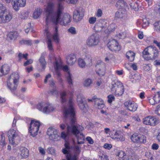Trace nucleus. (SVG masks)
Returning a JSON list of instances; mask_svg holds the SVG:
<instances>
[{
	"instance_id": "f257e3e1",
	"label": "nucleus",
	"mask_w": 160,
	"mask_h": 160,
	"mask_svg": "<svg viewBox=\"0 0 160 160\" xmlns=\"http://www.w3.org/2000/svg\"><path fill=\"white\" fill-rule=\"evenodd\" d=\"M74 103L72 99L68 101V106L65 107L63 115L66 121L68 120L70 123H67V132L68 133H72L76 137L78 144H83L84 142V136L80 131L83 130V128L79 125H76L75 113L73 107Z\"/></svg>"
},
{
	"instance_id": "f03ea898",
	"label": "nucleus",
	"mask_w": 160,
	"mask_h": 160,
	"mask_svg": "<svg viewBox=\"0 0 160 160\" xmlns=\"http://www.w3.org/2000/svg\"><path fill=\"white\" fill-rule=\"evenodd\" d=\"M63 9L62 6L59 3L57 10L52 14L51 18V22L56 24L60 23L66 26L71 22L70 16L68 14H63Z\"/></svg>"
},
{
	"instance_id": "7ed1b4c3",
	"label": "nucleus",
	"mask_w": 160,
	"mask_h": 160,
	"mask_svg": "<svg viewBox=\"0 0 160 160\" xmlns=\"http://www.w3.org/2000/svg\"><path fill=\"white\" fill-rule=\"evenodd\" d=\"M73 143V145L71 147L68 143H66L65 144V148L62 150V152L65 155L66 160H78L81 152V147L75 144L74 140ZM62 160H66L62 159Z\"/></svg>"
},
{
	"instance_id": "20e7f679",
	"label": "nucleus",
	"mask_w": 160,
	"mask_h": 160,
	"mask_svg": "<svg viewBox=\"0 0 160 160\" xmlns=\"http://www.w3.org/2000/svg\"><path fill=\"white\" fill-rule=\"evenodd\" d=\"M93 28L95 33L88 38L86 42V45L90 48L96 46L100 42V27L98 24H96Z\"/></svg>"
},
{
	"instance_id": "39448f33",
	"label": "nucleus",
	"mask_w": 160,
	"mask_h": 160,
	"mask_svg": "<svg viewBox=\"0 0 160 160\" xmlns=\"http://www.w3.org/2000/svg\"><path fill=\"white\" fill-rule=\"evenodd\" d=\"M143 57L146 60H154L158 55V51L155 47L150 46L146 48L142 52Z\"/></svg>"
},
{
	"instance_id": "423d86ee",
	"label": "nucleus",
	"mask_w": 160,
	"mask_h": 160,
	"mask_svg": "<svg viewBox=\"0 0 160 160\" xmlns=\"http://www.w3.org/2000/svg\"><path fill=\"white\" fill-rule=\"evenodd\" d=\"M19 75L16 73H12L10 76L7 81V86L11 91L15 90L18 85Z\"/></svg>"
},
{
	"instance_id": "0eeeda50",
	"label": "nucleus",
	"mask_w": 160,
	"mask_h": 160,
	"mask_svg": "<svg viewBox=\"0 0 160 160\" xmlns=\"http://www.w3.org/2000/svg\"><path fill=\"white\" fill-rule=\"evenodd\" d=\"M10 143L16 146L19 142L20 140V136L17 132L14 129H10L8 132Z\"/></svg>"
},
{
	"instance_id": "6e6552de",
	"label": "nucleus",
	"mask_w": 160,
	"mask_h": 160,
	"mask_svg": "<svg viewBox=\"0 0 160 160\" xmlns=\"http://www.w3.org/2000/svg\"><path fill=\"white\" fill-rule=\"evenodd\" d=\"M40 122L36 120H32L29 127L28 131L30 135L34 137L38 134L40 126Z\"/></svg>"
},
{
	"instance_id": "1a4fd4ad",
	"label": "nucleus",
	"mask_w": 160,
	"mask_h": 160,
	"mask_svg": "<svg viewBox=\"0 0 160 160\" xmlns=\"http://www.w3.org/2000/svg\"><path fill=\"white\" fill-rule=\"evenodd\" d=\"M124 92V87L122 84L118 82H113L112 83L111 92L116 96H121Z\"/></svg>"
},
{
	"instance_id": "9d476101",
	"label": "nucleus",
	"mask_w": 160,
	"mask_h": 160,
	"mask_svg": "<svg viewBox=\"0 0 160 160\" xmlns=\"http://www.w3.org/2000/svg\"><path fill=\"white\" fill-rule=\"evenodd\" d=\"M37 108L40 111L46 114L52 112L55 109L53 105L49 103H40L37 106Z\"/></svg>"
},
{
	"instance_id": "9b49d317",
	"label": "nucleus",
	"mask_w": 160,
	"mask_h": 160,
	"mask_svg": "<svg viewBox=\"0 0 160 160\" xmlns=\"http://www.w3.org/2000/svg\"><path fill=\"white\" fill-rule=\"evenodd\" d=\"M130 139L133 143L141 144L146 142V138L144 135L138 133H134L130 137Z\"/></svg>"
},
{
	"instance_id": "f8f14e48",
	"label": "nucleus",
	"mask_w": 160,
	"mask_h": 160,
	"mask_svg": "<svg viewBox=\"0 0 160 160\" xmlns=\"http://www.w3.org/2000/svg\"><path fill=\"white\" fill-rule=\"evenodd\" d=\"M54 67L56 74L58 76H60L61 75L59 71L60 69H62L64 71L67 72V73L68 72H69L67 66H62V62L60 59L56 61Z\"/></svg>"
},
{
	"instance_id": "ddd939ff",
	"label": "nucleus",
	"mask_w": 160,
	"mask_h": 160,
	"mask_svg": "<svg viewBox=\"0 0 160 160\" xmlns=\"http://www.w3.org/2000/svg\"><path fill=\"white\" fill-rule=\"evenodd\" d=\"M109 49L112 52H116L119 51L120 49V46L118 41L114 39L110 40L107 44Z\"/></svg>"
},
{
	"instance_id": "4468645a",
	"label": "nucleus",
	"mask_w": 160,
	"mask_h": 160,
	"mask_svg": "<svg viewBox=\"0 0 160 160\" xmlns=\"http://www.w3.org/2000/svg\"><path fill=\"white\" fill-rule=\"evenodd\" d=\"M54 8V4L52 3H49L46 9L47 13L46 18V22L47 23L51 22V18L52 17V14L57 9L53 12Z\"/></svg>"
},
{
	"instance_id": "2eb2a0df",
	"label": "nucleus",
	"mask_w": 160,
	"mask_h": 160,
	"mask_svg": "<svg viewBox=\"0 0 160 160\" xmlns=\"http://www.w3.org/2000/svg\"><path fill=\"white\" fill-rule=\"evenodd\" d=\"M47 134L51 140L57 141L59 137L58 131L52 128H49L47 131Z\"/></svg>"
},
{
	"instance_id": "dca6fc26",
	"label": "nucleus",
	"mask_w": 160,
	"mask_h": 160,
	"mask_svg": "<svg viewBox=\"0 0 160 160\" xmlns=\"http://www.w3.org/2000/svg\"><path fill=\"white\" fill-rule=\"evenodd\" d=\"M11 15L7 11L0 14V24H5L9 22L12 19Z\"/></svg>"
},
{
	"instance_id": "f3484780",
	"label": "nucleus",
	"mask_w": 160,
	"mask_h": 160,
	"mask_svg": "<svg viewBox=\"0 0 160 160\" xmlns=\"http://www.w3.org/2000/svg\"><path fill=\"white\" fill-rule=\"evenodd\" d=\"M84 10L80 8L75 10L74 12L73 19L76 22L81 21L84 16Z\"/></svg>"
},
{
	"instance_id": "a211bd4d",
	"label": "nucleus",
	"mask_w": 160,
	"mask_h": 160,
	"mask_svg": "<svg viewBox=\"0 0 160 160\" xmlns=\"http://www.w3.org/2000/svg\"><path fill=\"white\" fill-rule=\"evenodd\" d=\"M26 4V0H12V5L14 9L18 11L20 7H23Z\"/></svg>"
},
{
	"instance_id": "6ab92c4d",
	"label": "nucleus",
	"mask_w": 160,
	"mask_h": 160,
	"mask_svg": "<svg viewBox=\"0 0 160 160\" xmlns=\"http://www.w3.org/2000/svg\"><path fill=\"white\" fill-rule=\"evenodd\" d=\"M124 104L126 108L131 112L136 111L138 108V106L136 103L131 101L125 102Z\"/></svg>"
},
{
	"instance_id": "aec40b11",
	"label": "nucleus",
	"mask_w": 160,
	"mask_h": 160,
	"mask_svg": "<svg viewBox=\"0 0 160 160\" xmlns=\"http://www.w3.org/2000/svg\"><path fill=\"white\" fill-rule=\"evenodd\" d=\"M144 124L152 126H155L157 123L156 118L151 116L146 117L143 119Z\"/></svg>"
},
{
	"instance_id": "412c9836",
	"label": "nucleus",
	"mask_w": 160,
	"mask_h": 160,
	"mask_svg": "<svg viewBox=\"0 0 160 160\" xmlns=\"http://www.w3.org/2000/svg\"><path fill=\"white\" fill-rule=\"evenodd\" d=\"M29 155V150L26 148L22 147L20 149L18 156L21 159H25L28 158Z\"/></svg>"
},
{
	"instance_id": "4be33fe9",
	"label": "nucleus",
	"mask_w": 160,
	"mask_h": 160,
	"mask_svg": "<svg viewBox=\"0 0 160 160\" xmlns=\"http://www.w3.org/2000/svg\"><path fill=\"white\" fill-rule=\"evenodd\" d=\"M45 33L46 34L48 39L47 42L48 48L49 50L51 52H52L53 51V48L52 47L51 34L48 30H46L45 31Z\"/></svg>"
},
{
	"instance_id": "5701e85b",
	"label": "nucleus",
	"mask_w": 160,
	"mask_h": 160,
	"mask_svg": "<svg viewBox=\"0 0 160 160\" xmlns=\"http://www.w3.org/2000/svg\"><path fill=\"white\" fill-rule=\"evenodd\" d=\"M111 137L113 139H118L119 141H124L125 139L124 137L121 136L119 132L116 130H113L111 132Z\"/></svg>"
},
{
	"instance_id": "b1692460",
	"label": "nucleus",
	"mask_w": 160,
	"mask_h": 160,
	"mask_svg": "<svg viewBox=\"0 0 160 160\" xmlns=\"http://www.w3.org/2000/svg\"><path fill=\"white\" fill-rule=\"evenodd\" d=\"M87 100L88 102H94V107L95 108H99L100 99L99 98H97L96 96H93L91 99L88 98Z\"/></svg>"
},
{
	"instance_id": "393cba45",
	"label": "nucleus",
	"mask_w": 160,
	"mask_h": 160,
	"mask_svg": "<svg viewBox=\"0 0 160 160\" xmlns=\"http://www.w3.org/2000/svg\"><path fill=\"white\" fill-rule=\"evenodd\" d=\"M84 59L87 67H90L92 65V59L91 55L89 54H86Z\"/></svg>"
},
{
	"instance_id": "a878e982",
	"label": "nucleus",
	"mask_w": 160,
	"mask_h": 160,
	"mask_svg": "<svg viewBox=\"0 0 160 160\" xmlns=\"http://www.w3.org/2000/svg\"><path fill=\"white\" fill-rule=\"evenodd\" d=\"M49 84L51 87L53 88L52 90L49 91L48 93L53 95H57L58 93V92L56 88L55 82L53 79H52L49 81Z\"/></svg>"
},
{
	"instance_id": "bb28decb",
	"label": "nucleus",
	"mask_w": 160,
	"mask_h": 160,
	"mask_svg": "<svg viewBox=\"0 0 160 160\" xmlns=\"http://www.w3.org/2000/svg\"><path fill=\"white\" fill-rule=\"evenodd\" d=\"M76 60V57L74 54H70L67 58V62L68 65H73L75 63Z\"/></svg>"
},
{
	"instance_id": "cd10ccee",
	"label": "nucleus",
	"mask_w": 160,
	"mask_h": 160,
	"mask_svg": "<svg viewBox=\"0 0 160 160\" xmlns=\"http://www.w3.org/2000/svg\"><path fill=\"white\" fill-rule=\"evenodd\" d=\"M126 15L125 12L122 9H119L115 14V17L118 18H122L125 17Z\"/></svg>"
},
{
	"instance_id": "c85d7f7f",
	"label": "nucleus",
	"mask_w": 160,
	"mask_h": 160,
	"mask_svg": "<svg viewBox=\"0 0 160 160\" xmlns=\"http://www.w3.org/2000/svg\"><path fill=\"white\" fill-rule=\"evenodd\" d=\"M135 54L131 51H129L126 54V58L130 62H132L134 59Z\"/></svg>"
},
{
	"instance_id": "c756f323",
	"label": "nucleus",
	"mask_w": 160,
	"mask_h": 160,
	"mask_svg": "<svg viewBox=\"0 0 160 160\" xmlns=\"http://www.w3.org/2000/svg\"><path fill=\"white\" fill-rule=\"evenodd\" d=\"M108 21L104 19H101V31L104 32L107 28Z\"/></svg>"
},
{
	"instance_id": "7c9ffc66",
	"label": "nucleus",
	"mask_w": 160,
	"mask_h": 160,
	"mask_svg": "<svg viewBox=\"0 0 160 160\" xmlns=\"http://www.w3.org/2000/svg\"><path fill=\"white\" fill-rule=\"evenodd\" d=\"M1 73L3 75L7 74L10 71V67L7 64H5L2 65L1 68Z\"/></svg>"
},
{
	"instance_id": "2f4dec72",
	"label": "nucleus",
	"mask_w": 160,
	"mask_h": 160,
	"mask_svg": "<svg viewBox=\"0 0 160 160\" xmlns=\"http://www.w3.org/2000/svg\"><path fill=\"white\" fill-rule=\"evenodd\" d=\"M66 81L70 87H71L73 84V76L70 72H68L67 75Z\"/></svg>"
},
{
	"instance_id": "473e14b6",
	"label": "nucleus",
	"mask_w": 160,
	"mask_h": 160,
	"mask_svg": "<svg viewBox=\"0 0 160 160\" xmlns=\"http://www.w3.org/2000/svg\"><path fill=\"white\" fill-rule=\"evenodd\" d=\"M58 32V28L57 27H56L54 33L53 34L52 37L54 41L56 43L58 42L59 41V38Z\"/></svg>"
},
{
	"instance_id": "72a5a7b5",
	"label": "nucleus",
	"mask_w": 160,
	"mask_h": 160,
	"mask_svg": "<svg viewBox=\"0 0 160 160\" xmlns=\"http://www.w3.org/2000/svg\"><path fill=\"white\" fill-rule=\"evenodd\" d=\"M117 27L116 25L114 24H111L105 30L104 32L105 33H108L110 32H112L114 31Z\"/></svg>"
},
{
	"instance_id": "f704fd0d",
	"label": "nucleus",
	"mask_w": 160,
	"mask_h": 160,
	"mask_svg": "<svg viewBox=\"0 0 160 160\" xmlns=\"http://www.w3.org/2000/svg\"><path fill=\"white\" fill-rule=\"evenodd\" d=\"M43 54H42L39 60L40 65L42 68V71H43L45 69L46 65V62L45 60L44 56H43Z\"/></svg>"
},
{
	"instance_id": "c9c22d12",
	"label": "nucleus",
	"mask_w": 160,
	"mask_h": 160,
	"mask_svg": "<svg viewBox=\"0 0 160 160\" xmlns=\"http://www.w3.org/2000/svg\"><path fill=\"white\" fill-rule=\"evenodd\" d=\"M78 66L80 68H85L87 66L85 61L83 59L81 58H79L78 60Z\"/></svg>"
},
{
	"instance_id": "e433bc0d",
	"label": "nucleus",
	"mask_w": 160,
	"mask_h": 160,
	"mask_svg": "<svg viewBox=\"0 0 160 160\" xmlns=\"http://www.w3.org/2000/svg\"><path fill=\"white\" fill-rule=\"evenodd\" d=\"M153 28L155 31L160 33V21L155 22L153 24Z\"/></svg>"
},
{
	"instance_id": "4c0bfd02",
	"label": "nucleus",
	"mask_w": 160,
	"mask_h": 160,
	"mask_svg": "<svg viewBox=\"0 0 160 160\" xmlns=\"http://www.w3.org/2000/svg\"><path fill=\"white\" fill-rule=\"evenodd\" d=\"M42 10L40 8H37L33 12V17L35 19L38 18L40 15Z\"/></svg>"
},
{
	"instance_id": "58836bf2",
	"label": "nucleus",
	"mask_w": 160,
	"mask_h": 160,
	"mask_svg": "<svg viewBox=\"0 0 160 160\" xmlns=\"http://www.w3.org/2000/svg\"><path fill=\"white\" fill-rule=\"evenodd\" d=\"M118 156L119 157V160H125L126 154L122 151H120L118 152Z\"/></svg>"
},
{
	"instance_id": "ea45409f",
	"label": "nucleus",
	"mask_w": 160,
	"mask_h": 160,
	"mask_svg": "<svg viewBox=\"0 0 160 160\" xmlns=\"http://www.w3.org/2000/svg\"><path fill=\"white\" fill-rule=\"evenodd\" d=\"M18 36L17 32H11L8 34V37L11 40L15 39Z\"/></svg>"
},
{
	"instance_id": "a19ab883",
	"label": "nucleus",
	"mask_w": 160,
	"mask_h": 160,
	"mask_svg": "<svg viewBox=\"0 0 160 160\" xmlns=\"http://www.w3.org/2000/svg\"><path fill=\"white\" fill-rule=\"evenodd\" d=\"M156 95L153 98H150L149 100L150 103L152 105L157 104L159 101V100L156 97Z\"/></svg>"
},
{
	"instance_id": "79ce46f5",
	"label": "nucleus",
	"mask_w": 160,
	"mask_h": 160,
	"mask_svg": "<svg viewBox=\"0 0 160 160\" xmlns=\"http://www.w3.org/2000/svg\"><path fill=\"white\" fill-rule=\"evenodd\" d=\"M28 16V12L27 11L21 12L19 15V17L22 19H25L27 18Z\"/></svg>"
},
{
	"instance_id": "37998d69",
	"label": "nucleus",
	"mask_w": 160,
	"mask_h": 160,
	"mask_svg": "<svg viewBox=\"0 0 160 160\" xmlns=\"http://www.w3.org/2000/svg\"><path fill=\"white\" fill-rule=\"evenodd\" d=\"M92 83V80L89 78H87L83 82V85L85 87H89Z\"/></svg>"
},
{
	"instance_id": "c03bdc74",
	"label": "nucleus",
	"mask_w": 160,
	"mask_h": 160,
	"mask_svg": "<svg viewBox=\"0 0 160 160\" xmlns=\"http://www.w3.org/2000/svg\"><path fill=\"white\" fill-rule=\"evenodd\" d=\"M126 4L125 2L123 0H118L116 3V6L119 8L124 7Z\"/></svg>"
},
{
	"instance_id": "a18cd8bd",
	"label": "nucleus",
	"mask_w": 160,
	"mask_h": 160,
	"mask_svg": "<svg viewBox=\"0 0 160 160\" xmlns=\"http://www.w3.org/2000/svg\"><path fill=\"white\" fill-rule=\"evenodd\" d=\"M0 144L2 145H6L5 136L2 132L0 133Z\"/></svg>"
},
{
	"instance_id": "49530a36",
	"label": "nucleus",
	"mask_w": 160,
	"mask_h": 160,
	"mask_svg": "<svg viewBox=\"0 0 160 160\" xmlns=\"http://www.w3.org/2000/svg\"><path fill=\"white\" fill-rule=\"evenodd\" d=\"M131 8L135 10H137L138 9V4L137 2L131 3L130 4Z\"/></svg>"
},
{
	"instance_id": "de8ad7c7",
	"label": "nucleus",
	"mask_w": 160,
	"mask_h": 160,
	"mask_svg": "<svg viewBox=\"0 0 160 160\" xmlns=\"http://www.w3.org/2000/svg\"><path fill=\"white\" fill-rule=\"evenodd\" d=\"M47 152L48 153L53 156L56 155V151L55 149L52 147L48 148L47 149Z\"/></svg>"
},
{
	"instance_id": "09e8293b",
	"label": "nucleus",
	"mask_w": 160,
	"mask_h": 160,
	"mask_svg": "<svg viewBox=\"0 0 160 160\" xmlns=\"http://www.w3.org/2000/svg\"><path fill=\"white\" fill-rule=\"evenodd\" d=\"M28 54L26 53L25 54H22L21 53H19L18 55V57L19 58V61L21 62V60L23 58H25V60L28 59L27 56Z\"/></svg>"
},
{
	"instance_id": "8fccbe9b",
	"label": "nucleus",
	"mask_w": 160,
	"mask_h": 160,
	"mask_svg": "<svg viewBox=\"0 0 160 160\" xmlns=\"http://www.w3.org/2000/svg\"><path fill=\"white\" fill-rule=\"evenodd\" d=\"M95 70L96 73L99 75L100 71V62L99 61L97 62L95 66Z\"/></svg>"
},
{
	"instance_id": "3c124183",
	"label": "nucleus",
	"mask_w": 160,
	"mask_h": 160,
	"mask_svg": "<svg viewBox=\"0 0 160 160\" xmlns=\"http://www.w3.org/2000/svg\"><path fill=\"white\" fill-rule=\"evenodd\" d=\"M84 98V97L81 95H78L77 97V102L78 104L83 102V100Z\"/></svg>"
},
{
	"instance_id": "603ef678",
	"label": "nucleus",
	"mask_w": 160,
	"mask_h": 160,
	"mask_svg": "<svg viewBox=\"0 0 160 160\" xmlns=\"http://www.w3.org/2000/svg\"><path fill=\"white\" fill-rule=\"evenodd\" d=\"M66 92L65 91H62L61 92L60 96L61 101L62 102H65L66 100Z\"/></svg>"
},
{
	"instance_id": "864d4df0",
	"label": "nucleus",
	"mask_w": 160,
	"mask_h": 160,
	"mask_svg": "<svg viewBox=\"0 0 160 160\" xmlns=\"http://www.w3.org/2000/svg\"><path fill=\"white\" fill-rule=\"evenodd\" d=\"M78 105L80 109L83 112H86L87 111V108L85 106V104L83 103V102L78 104Z\"/></svg>"
},
{
	"instance_id": "5fc2aeb1",
	"label": "nucleus",
	"mask_w": 160,
	"mask_h": 160,
	"mask_svg": "<svg viewBox=\"0 0 160 160\" xmlns=\"http://www.w3.org/2000/svg\"><path fill=\"white\" fill-rule=\"evenodd\" d=\"M143 22V27H147L149 24V19L146 18H144L142 20Z\"/></svg>"
},
{
	"instance_id": "6e6d98bb",
	"label": "nucleus",
	"mask_w": 160,
	"mask_h": 160,
	"mask_svg": "<svg viewBox=\"0 0 160 160\" xmlns=\"http://www.w3.org/2000/svg\"><path fill=\"white\" fill-rule=\"evenodd\" d=\"M20 43L21 44H26L28 45H31L32 43L31 41L29 40H22L20 41Z\"/></svg>"
},
{
	"instance_id": "4d7b16f0",
	"label": "nucleus",
	"mask_w": 160,
	"mask_h": 160,
	"mask_svg": "<svg viewBox=\"0 0 160 160\" xmlns=\"http://www.w3.org/2000/svg\"><path fill=\"white\" fill-rule=\"evenodd\" d=\"M117 36L119 38H125L126 36V34L125 32H118L116 34Z\"/></svg>"
},
{
	"instance_id": "13d9d810",
	"label": "nucleus",
	"mask_w": 160,
	"mask_h": 160,
	"mask_svg": "<svg viewBox=\"0 0 160 160\" xmlns=\"http://www.w3.org/2000/svg\"><path fill=\"white\" fill-rule=\"evenodd\" d=\"M68 32L72 34H76V29L73 27H71L68 30Z\"/></svg>"
},
{
	"instance_id": "bf43d9fd",
	"label": "nucleus",
	"mask_w": 160,
	"mask_h": 160,
	"mask_svg": "<svg viewBox=\"0 0 160 160\" xmlns=\"http://www.w3.org/2000/svg\"><path fill=\"white\" fill-rule=\"evenodd\" d=\"M154 11L157 14L160 15V3L159 4L156 5L154 9Z\"/></svg>"
},
{
	"instance_id": "052dcab7",
	"label": "nucleus",
	"mask_w": 160,
	"mask_h": 160,
	"mask_svg": "<svg viewBox=\"0 0 160 160\" xmlns=\"http://www.w3.org/2000/svg\"><path fill=\"white\" fill-rule=\"evenodd\" d=\"M108 102L109 103H111L115 100V97L113 95L110 94L108 96Z\"/></svg>"
},
{
	"instance_id": "680f3d73",
	"label": "nucleus",
	"mask_w": 160,
	"mask_h": 160,
	"mask_svg": "<svg viewBox=\"0 0 160 160\" xmlns=\"http://www.w3.org/2000/svg\"><path fill=\"white\" fill-rule=\"evenodd\" d=\"M159 147V146L158 144L156 143H153L152 145L151 148L153 150H157L158 149Z\"/></svg>"
},
{
	"instance_id": "e2e57ef3",
	"label": "nucleus",
	"mask_w": 160,
	"mask_h": 160,
	"mask_svg": "<svg viewBox=\"0 0 160 160\" xmlns=\"http://www.w3.org/2000/svg\"><path fill=\"white\" fill-rule=\"evenodd\" d=\"M97 18L95 17H91L88 19V22L91 24H94L96 21Z\"/></svg>"
},
{
	"instance_id": "0e129e2a",
	"label": "nucleus",
	"mask_w": 160,
	"mask_h": 160,
	"mask_svg": "<svg viewBox=\"0 0 160 160\" xmlns=\"http://www.w3.org/2000/svg\"><path fill=\"white\" fill-rule=\"evenodd\" d=\"M6 11H7L6 7L2 4L0 3V14Z\"/></svg>"
},
{
	"instance_id": "69168bd1",
	"label": "nucleus",
	"mask_w": 160,
	"mask_h": 160,
	"mask_svg": "<svg viewBox=\"0 0 160 160\" xmlns=\"http://www.w3.org/2000/svg\"><path fill=\"white\" fill-rule=\"evenodd\" d=\"M155 114L160 116V105H158L154 111Z\"/></svg>"
},
{
	"instance_id": "338daca9",
	"label": "nucleus",
	"mask_w": 160,
	"mask_h": 160,
	"mask_svg": "<svg viewBox=\"0 0 160 160\" xmlns=\"http://www.w3.org/2000/svg\"><path fill=\"white\" fill-rule=\"evenodd\" d=\"M33 62V60L32 59H30L28 60L24 63L23 65L24 66H26L32 63Z\"/></svg>"
},
{
	"instance_id": "774afa93",
	"label": "nucleus",
	"mask_w": 160,
	"mask_h": 160,
	"mask_svg": "<svg viewBox=\"0 0 160 160\" xmlns=\"http://www.w3.org/2000/svg\"><path fill=\"white\" fill-rule=\"evenodd\" d=\"M133 78L136 81L138 82L141 79V77L139 74H136L135 75Z\"/></svg>"
}]
</instances>
